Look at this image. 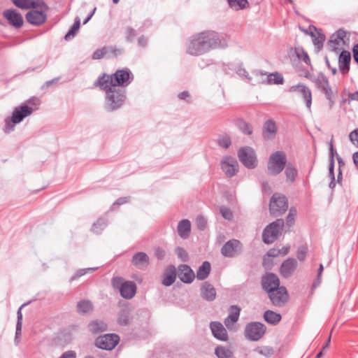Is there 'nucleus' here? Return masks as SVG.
<instances>
[{
  "label": "nucleus",
  "instance_id": "27",
  "mask_svg": "<svg viewBox=\"0 0 358 358\" xmlns=\"http://www.w3.org/2000/svg\"><path fill=\"white\" fill-rule=\"evenodd\" d=\"M13 3L21 9L36 8L39 6L47 8L46 4L42 1H35L34 0H12Z\"/></svg>",
  "mask_w": 358,
  "mask_h": 358
},
{
  "label": "nucleus",
  "instance_id": "10",
  "mask_svg": "<svg viewBox=\"0 0 358 358\" xmlns=\"http://www.w3.org/2000/svg\"><path fill=\"white\" fill-rule=\"evenodd\" d=\"M240 162L248 169H255L257 166V159L255 150L248 146L241 148L238 151Z\"/></svg>",
  "mask_w": 358,
  "mask_h": 358
},
{
  "label": "nucleus",
  "instance_id": "34",
  "mask_svg": "<svg viewBox=\"0 0 358 358\" xmlns=\"http://www.w3.org/2000/svg\"><path fill=\"white\" fill-rule=\"evenodd\" d=\"M76 308L79 313L86 314L92 311L93 304L90 300L83 299L78 302Z\"/></svg>",
  "mask_w": 358,
  "mask_h": 358
},
{
  "label": "nucleus",
  "instance_id": "30",
  "mask_svg": "<svg viewBox=\"0 0 358 358\" xmlns=\"http://www.w3.org/2000/svg\"><path fill=\"white\" fill-rule=\"evenodd\" d=\"M176 279V269L175 266H170L163 275L162 284L164 286H170L174 283Z\"/></svg>",
  "mask_w": 358,
  "mask_h": 358
},
{
  "label": "nucleus",
  "instance_id": "29",
  "mask_svg": "<svg viewBox=\"0 0 358 358\" xmlns=\"http://www.w3.org/2000/svg\"><path fill=\"white\" fill-rule=\"evenodd\" d=\"M298 88L305 101L306 106L308 108H310L312 104V92L311 90L304 85L303 84H298L296 86H293L292 89Z\"/></svg>",
  "mask_w": 358,
  "mask_h": 358
},
{
  "label": "nucleus",
  "instance_id": "28",
  "mask_svg": "<svg viewBox=\"0 0 358 358\" xmlns=\"http://www.w3.org/2000/svg\"><path fill=\"white\" fill-rule=\"evenodd\" d=\"M178 235L183 239L189 237L191 232V222L189 220L184 219L178 222L177 227Z\"/></svg>",
  "mask_w": 358,
  "mask_h": 358
},
{
  "label": "nucleus",
  "instance_id": "33",
  "mask_svg": "<svg viewBox=\"0 0 358 358\" xmlns=\"http://www.w3.org/2000/svg\"><path fill=\"white\" fill-rule=\"evenodd\" d=\"M264 319L267 323L276 325L280 322L282 316L279 313L268 310L264 313Z\"/></svg>",
  "mask_w": 358,
  "mask_h": 358
},
{
  "label": "nucleus",
  "instance_id": "4",
  "mask_svg": "<svg viewBox=\"0 0 358 358\" xmlns=\"http://www.w3.org/2000/svg\"><path fill=\"white\" fill-rule=\"evenodd\" d=\"M287 164V156L283 151H276L268 158L267 169L270 174L277 176L280 173Z\"/></svg>",
  "mask_w": 358,
  "mask_h": 358
},
{
  "label": "nucleus",
  "instance_id": "64",
  "mask_svg": "<svg viewBox=\"0 0 358 358\" xmlns=\"http://www.w3.org/2000/svg\"><path fill=\"white\" fill-rule=\"evenodd\" d=\"M59 358H76V353L73 350L66 351Z\"/></svg>",
  "mask_w": 358,
  "mask_h": 358
},
{
  "label": "nucleus",
  "instance_id": "18",
  "mask_svg": "<svg viewBox=\"0 0 358 358\" xmlns=\"http://www.w3.org/2000/svg\"><path fill=\"white\" fill-rule=\"evenodd\" d=\"M27 21L32 25L40 26L47 20L46 14L38 10H31L26 14Z\"/></svg>",
  "mask_w": 358,
  "mask_h": 358
},
{
  "label": "nucleus",
  "instance_id": "14",
  "mask_svg": "<svg viewBox=\"0 0 358 358\" xmlns=\"http://www.w3.org/2000/svg\"><path fill=\"white\" fill-rule=\"evenodd\" d=\"M268 296L272 303L275 306H283L289 299L287 289L284 286L278 287L268 293Z\"/></svg>",
  "mask_w": 358,
  "mask_h": 358
},
{
  "label": "nucleus",
  "instance_id": "42",
  "mask_svg": "<svg viewBox=\"0 0 358 358\" xmlns=\"http://www.w3.org/2000/svg\"><path fill=\"white\" fill-rule=\"evenodd\" d=\"M324 85H325V87L324 88H322L320 91L324 94L326 98L329 101L330 106H331L332 104L334 103V100H333L334 95H333V92H332L331 87L329 85L327 78L324 79Z\"/></svg>",
  "mask_w": 358,
  "mask_h": 358
},
{
  "label": "nucleus",
  "instance_id": "32",
  "mask_svg": "<svg viewBox=\"0 0 358 358\" xmlns=\"http://www.w3.org/2000/svg\"><path fill=\"white\" fill-rule=\"evenodd\" d=\"M211 270L210 263L208 261H205L202 263V264L199 267L196 277L199 280H203L206 279Z\"/></svg>",
  "mask_w": 358,
  "mask_h": 358
},
{
  "label": "nucleus",
  "instance_id": "21",
  "mask_svg": "<svg viewBox=\"0 0 358 358\" xmlns=\"http://www.w3.org/2000/svg\"><path fill=\"white\" fill-rule=\"evenodd\" d=\"M210 327L213 335L220 341H226L228 339V334L226 329L220 322H211Z\"/></svg>",
  "mask_w": 358,
  "mask_h": 358
},
{
  "label": "nucleus",
  "instance_id": "60",
  "mask_svg": "<svg viewBox=\"0 0 358 358\" xmlns=\"http://www.w3.org/2000/svg\"><path fill=\"white\" fill-rule=\"evenodd\" d=\"M155 256L159 260H162L166 256V251L160 247H157L155 250Z\"/></svg>",
  "mask_w": 358,
  "mask_h": 358
},
{
  "label": "nucleus",
  "instance_id": "9",
  "mask_svg": "<svg viewBox=\"0 0 358 358\" xmlns=\"http://www.w3.org/2000/svg\"><path fill=\"white\" fill-rule=\"evenodd\" d=\"M113 287L120 289V295L126 299H132L136 292V285L132 281L122 282L121 278H114L112 280Z\"/></svg>",
  "mask_w": 358,
  "mask_h": 358
},
{
  "label": "nucleus",
  "instance_id": "31",
  "mask_svg": "<svg viewBox=\"0 0 358 358\" xmlns=\"http://www.w3.org/2000/svg\"><path fill=\"white\" fill-rule=\"evenodd\" d=\"M88 329L93 334H98L107 330V324L102 320H92L88 324Z\"/></svg>",
  "mask_w": 358,
  "mask_h": 358
},
{
  "label": "nucleus",
  "instance_id": "46",
  "mask_svg": "<svg viewBox=\"0 0 358 358\" xmlns=\"http://www.w3.org/2000/svg\"><path fill=\"white\" fill-rule=\"evenodd\" d=\"M106 223L103 219H98L92 225L91 230L96 234H99L102 231Z\"/></svg>",
  "mask_w": 358,
  "mask_h": 358
},
{
  "label": "nucleus",
  "instance_id": "49",
  "mask_svg": "<svg viewBox=\"0 0 358 358\" xmlns=\"http://www.w3.org/2000/svg\"><path fill=\"white\" fill-rule=\"evenodd\" d=\"M108 54V48L106 46L96 50L92 55V59L96 60V59H101L103 58L106 55Z\"/></svg>",
  "mask_w": 358,
  "mask_h": 358
},
{
  "label": "nucleus",
  "instance_id": "38",
  "mask_svg": "<svg viewBox=\"0 0 358 358\" xmlns=\"http://www.w3.org/2000/svg\"><path fill=\"white\" fill-rule=\"evenodd\" d=\"M80 26V20L78 17H76L75 18V21L69 31L66 33V34L64 36V39L66 41L71 40L73 38L76 34L78 33Z\"/></svg>",
  "mask_w": 358,
  "mask_h": 358
},
{
  "label": "nucleus",
  "instance_id": "45",
  "mask_svg": "<svg viewBox=\"0 0 358 358\" xmlns=\"http://www.w3.org/2000/svg\"><path fill=\"white\" fill-rule=\"evenodd\" d=\"M229 6L235 10L243 9L248 4L247 0H227Z\"/></svg>",
  "mask_w": 358,
  "mask_h": 358
},
{
  "label": "nucleus",
  "instance_id": "19",
  "mask_svg": "<svg viewBox=\"0 0 358 358\" xmlns=\"http://www.w3.org/2000/svg\"><path fill=\"white\" fill-rule=\"evenodd\" d=\"M297 266L298 263L295 259L288 258L282 263L280 273L283 278H288L293 275Z\"/></svg>",
  "mask_w": 358,
  "mask_h": 358
},
{
  "label": "nucleus",
  "instance_id": "17",
  "mask_svg": "<svg viewBox=\"0 0 358 358\" xmlns=\"http://www.w3.org/2000/svg\"><path fill=\"white\" fill-rule=\"evenodd\" d=\"M346 31L342 29H338L336 33L332 34L329 41V46L333 51L340 50L343 45L345 44V38L346 37Z\"/></svg>",
  "mask_w": 358,
  "mask_h": 358
},
{
  "label": "nucleus",
  "instance_id": "22",
  "mask_svg": "<svg viewBox=\"0 0 358 358\" xmlns=\"http://www.w3.org/2000/svg\"><path fill=\"white\" fill-rule=\"evenodd\" d=\"M178 278L185 283H191L195 278V274L189 266L182 264L178 267Z\"/></svg>",
  "mask_w": 358,
  "mask_h": 358
},
{
  "label": "nucleus",
  "instance_id": "11",
  "mask_svg": "<svg viewBox=\"0 0 358 358\" xmlns=\"http://www.w3.org/2000/svg\"><path fill=\"white\" fill-rule=\"evenodd\" d=\"M120 341V337L116 334H106L98 336L94 341L96 347L98 348L112 350Z\"/></svg>",
  "mask_w": 358,
  "mask_h": 358
},
{
  "label": "nucleus",
  "instance_id": "59",
  "mask_svg": "<svg viewBox=\"0 0 358 358\" xmlns=\"http://www.w3.org/2000/svg\"><path fill=\"white\" fill-rule=\"evenodd\" d=\"M350 141L358 148V129L353 130L349 135Z\"/></svg>",
  "mask_w": 358,
  "mask_h": 358
},
{
  "label": "nucleus",
  "instance_id": "23",
  "mask_svg": "<svg viewBox=\"0 0 358 358\" xmlns=\"http://www.w3.org/2000/svg\"><path fill=\"white\" fill-rule=\"evenodd\" d=\"M277 126L273 120H268L264 124L262 128V136L265 140L273 139L277 134Z\"/></svg>",
  "mask_w": 358,
  "mask_h": 358
},
{
  "label": "nucleus",
  "instance_id": "5",
  "mask_svg": "<svg viewBox=\"0 0 358 358\" xmlns=\"http://www.w3.org/2000/svg\"><path fill=\"white\" fill-rule=\"evenodd\" d=\"M288 208L287 198L282 194L275 192L270 199L269 210L273 217H279L285 213Z\"/></svg>",
  "mask_w": 358,
  "mask_h": 358
},
{
  "label": "nucleus",
  "instance_id": "40",
  "mask_svg": "<svg viewBox=\"0 0 358 358\" xmlns=\"http://www.w3.org/2000/svg\"><path fill=\"white\" fill-rule=\"evenodd\" d=\"M266 80H267V83H268V84L279 85V84H282L284 82L283 76L278 72H275V73L268 74L266 77Z\"/></svg>",
  "mask_w": 358,
  "mask_h": 358
},
{
  "label": "nucleus",
  "instance_id": "48",
  "mask_svg": "<svg viewBox=\"0 0 358 358\" xmlns=\"http://www.w3.org/2000/svg\"><path fill=\"white\" fill-rule=\"evenodd\" d=\"M125 39L127 42H132L137 36L136 31L131 27H127L125 28Z\"/></svg>",
  "mask_w": 358,
  "mask_h": 358
},
{
  "label": "nucleus",
  "instance_id": "25",
  "mask_svg": "<svg viewBox=\"0 0 358 358\" xmlns=\"http://www.w3.org/2000/svg\"><path fill=\"white\" fill-rule=\"evenodd\" d=\"M131 263L138 268L143 269L149 265L150 258L145 252H138L132 257Z\"/></svg>",
  "mask_w": 358,
  "mask_h": 358
},
{
  "label": "nucleus",
  "instance_id": "56",
  "mask_svg": "<svg viewBox=\"0 0 358 358\" xmlns=\"http://www.w3.org/2000/svg\"><path fill=\"white\" fill-rule=\"evenodd\" d=\"M196 224L197 228L203 231L206 228L207 220L202 215H199L196 219Z\"/></svg>",
  "mask_w": 358,
  "mask_h": 358
},
{
  "label": "nucleus",
  "instance_id": "26",
  "mask_svg": "<svg viewBox=\"0 0 358 358\" xmlns=\"http://www.w3.org/2000/svg\"><path fill=\"white\" fill-rule=\"evenodd\" d=\"M201 297L208 301H213L216 297L215 287L208 282H204L200 289Z\"/></svg>",
  "mask_w": 358,
  "mask_h": 358
},
{
  "label": "nucleus",
  "instance_id": "50",
  "mask_svg": "<svg viewBox=\"0 0 358 358\" xmlns=\"http://www.w3.org/2000/svg\"><path fill=\"white\" fill-rule=\"evenodd\" d=\"M310 35L315 37L313 39V43L317 48H321L323 46V43L325 41V36L323 34L318 33L317 37H315L313 32H310Z\"/></svg>",
  "mask_w": 358,
  "mask_h": 358
},
{
  "label": "nucleus",
  "instance_id": "8",
  "mask_svg": "<svg viewBox=\"0 0 358 358\" xmlns=\"http://www.w3.org/2000/svg\"><path fill=\"white\" fill-rule=\"evenodd\" d=\"M266 327L260 322H250L246 324L244 335L251 341H259L266 334Z\"/></svg>",
  "mask_w": 358,
  "mask_h": 358
},
{
  "label": "nucleus",
  "instance_id": "61",
  "mask_svg": "<svg viewBox=\"0 0 358 358\" xmlns=\"http://www.w3.org/2000/svg\"><path fill=\"white\" fill-rule=\"evenodd\" d=\"M106 47L108 48V53H110L115 57L120 55L122 52V50L120 48H117L116 46L110 45Z\"/></svg>",
  "mask_w": 358,
  "mask_h": 358
},
{
  "label": "nucleus",
  "instance_id": "44",
  "mask_svg": "<svg viewBox=\"0 0 358 358\" xmlns=\"http://www.w3.org/2000/svg\"><path fill=\"white\" fill-rule=\"evenodd\" d=\"M40 104V99L36 96L31 97L22 103L23 106H25L29 108H31L32 109V112L37 110Z\"/></svg>",
  "mask_w": 358,
  "mask_h": 358
},
{
  "label": "nucleus",
  "instance_id": "62",
  "mask_svg": "<svg viewBox=\"0 0 358 358\" xmlns=\"http://www.w3.org/2000/svg\"><path fill=\"white\" fill-rule=\"evenodd\" d=\"M129 196L120 197L113 203V206H115L125 204L129 201Z\"/></svg>",
  "mask_w": 358,
  "mask_h": 358
},
{
  "label": "nucleus",
  "instance_id": "39",
  "mask_svg": "<svg viewBox=\"0 0 358 358\" xmlns=\"http://www.w3.org/2000/svg\"><path fill=\"white\" fill-rule=\"evenodd\" d=\"M236 124L238 129L246 135H251L253 132V128L251 124L242 119H238L236 121Z\"/></svg>",
  "mask_w": 358,
  "mask_h": 358
},
{
  "label": "nucleus",
  "instance_id": "1",
  "mask_svg": "<svg viewBox=\"0 0 358 358\" xmlns=\"http://www.w3.org/2000/svg\"><path fill=\"white\" fill-rule=\"evenodd\" d=\"M224 45L220 34L212 30L194 34L186 42L187 52L194 56L203 55L211 50Z\"/></svg>",
  "mask_w": 358,
  "mask_h": 358
},
{
  "label": "nucleus",
  "instance_id": "63",
  "mask_svg": "<svg viewBox=\"0 0 358 358\" xmlns=\"http://www.w3.org/2000/svg\"><path fill=\"white\" fill-rule=\"evenodd\" d=\"M220 212L225 219L230 220L233 216L231 211L227 208H221Z\"/></svg>",
  "mask_w": 358,
  "mask_h": 358
},
{
  "label": "nucleus",
  "instance_id": "3",
  "mask_svg": "<svg viewBox=\"0 0 358 358\" xmlns=\"http://www.w3.org/2000/svg\"><path fill=\"white\" fill-rule=\"evenodd\" d=\"M96 80H105L108 85L121 88L127 87L134 80V75L129 69L124 68L112 74L103 73Z\"/></svg>",
  "mask_w": 358,
  "mask_h": 358
},
{
  "label": "nucleus",
  "instance_id": "58",
  "mask_svg": "<svg viewBox=\"0 0 358 358\" xmlns=\"http://www.w3.org/2000/svg\"><path fill=\"white\" fill-rule=\"evenodd\" d=\"M336 150L334 149V145H333V137L331 139L330 143H329V163L335 164L334 160V156L336 155Z\"/></svg>",
  "mask_w": 358,
  "mask_h": 358
},
{
  "label": "nucleus",
  "instance_id": "13",
  "mask_svg": "<svg viewBox=\"0 0 358 358\" xmlns=\"http://www.w3.org/2000/svg\"><path fill=\"white\" fill-rule=\"evenodd\" d=\"M221 169L228 178H232L238 173L239 166L236 158L224 156L221 161Z\"/></svg>",
  "mask_w": 358,
  "mask_h": 358
},
{
  "label": "nucleus",
  "instance_id": "15",
  "mask_svg": "<svg viewBox=\"0 0 358 358\" xmlns=\"http://www.w3.org/2000/svg\"><path fill=\"white\" fill-rule=\"evenodd\" d=\"M2 15L10 26L16 29L22 27L24 24L23 17L17 10L6 9L3 10Z\"/></svg>",
  "mask_w": 358,
  "mask_h": 358
},
{
  "label": "nucleus",
  "instance_id": "20",
  "mask_svg": "<svg viewBox=\"0 0 358 358\" xmlns=\"http://www.w3.org/2000/svg\"><path fill=\"white\" fill-rule=\"evenodd\" d=\"M229 314L224 319V323L229 330L235 329L234 324L238 320L241 308L236 305L231 306L229 308Z\"/></svg>",
  "mask_w": 358,
  "mask_h": 358
},
{
  "label": "nucleus",
  "instance_id": "2",
  "mask_svg": "<svg viewBox=\"0 0 358 358\" xmlns=\"http://www.w3.org/2000/svg\"><path fill=\"white\" fill-rule=\"evenodd\" d=\"M94 85L105 92V107L108 111H115L125 103L127 92L124 89L108 85L106 81L101 80H96Z\"/></svg>",
  "mask_w": 358,
  "mask_h": 358
},
{
  "label": "nucleus",
  "instance_id": "47",
  "mask_svg": "<svg viewBox=\"0 0 358 358\" xmlns=\"http://www.w3.org/2000/svg\"><path fill=\"white\" fill-rule=\"evenodd\" d=\"M255 351L266 357H271L274 352L273 348L269 346L258 347L255 350Z\"/></svg>",
  "mask_w": 358,
  "mask_h": 358
},
{
  "label": "nucleus",
  "instance_id": "16",
  "mask_svg": "<svg viewBox=\"0 0 358 358\" xmlns=\"http://www.w3.org/2000/svg\"><path fill=\"white\" fill-rule=\"evenodd\" d=\"M262 288L270 293L280 286V280L277 275L273 273H267L262 278Z\"/></svg>",
  "mask_w": 358,
  "mask_h": 358
},
{
  "label": "nucleus",
  "instance_id": "12",
  "mask_svg": "<svg viewBox=\"0 0 358 358\" xmlns=\"http://www.w3.org/2000/svg\"><path fill=\"white\" fill-rule=\"evenodd\" d=\"M243 250V244L237 239L227 241L221 248V254L225 257H235Z\"/></svg>",
  "mask_w": 358,
  "mask_h": 358
},
{
  "label": "nucleus",
  "instance_id": "24",
  "mask_svg": "<svg viewBox=\"0 0 358 358\" xmlns=\"http://www.w3.org/2000/svg\"><path fill=\"white\" fill-rule=\"evenodd\" d=\"M351 61L350 52L348 50H342L338 57V66L343 74H346L350 71Z\"/></svg>",
  "mask_w": 358,
  "mask_h": 358
},
{
  "label": "nucleus",
  "instance_id": "36",
  "mask_svg": "<svg viewBox=\"0 0 358 358\" xmlns=\"http://www.w3.org/2000/svg\"><path fill=\"white\" fill-rule=\"evenodd\" d=\"M294 53L296 56V57L299 59L303 61L308 66H310L311 69H313L310 59L308 55V53L304 50V49L301 47H295L294 48Z\"/></svg>",
  "mask_w": 358,
  "mask_h": 358
},
{
  "label": "nucleus",
  "instance_id": "35",
  "mask_svg": "<svg viewBox=\"0 0 358 358\" xmlns=\"http://www.w3.org/2000/svg\"><path fill=\"white\" fill-rule=\"evenodd\" d=\"M285 174L286 176L287 181L293 183L297 176L298 171L296 167L292 164L288 163L285 166Z\"/></svg>",
  "mask_w": 358,
  "mask_h": 358
},
{
  "label": "nucleus",
  "instance_id": "7",
  "mask_svg": "<svg viewBox=\"0 0 358 358\" xmlns=\"http://www.w3.org/2000/svg\"><path fill=\"white\" fill-rule=\"evenodd\" d=\"M32 113V109L21 104L16 107L12 113L10 122L6 123L4 131L9 133L14 129L15 124L21 122L24 118Z\"/></svg>",
  "mask_w": 358,
  "mask_h": 358
},
{
  "label": "nucleus",
  "instance_id": "51",
  "mask_svg": "<svg viewBox=\"0 0 358 358\" xmlns=\"http://www.w3.org/2000/svg\"><path fill=\"white\" fill-rule=\"evenodd\" d=\"M176 254L178 257L182 262H187L189 259V255L187 251L182 247H177L175 250Z\"/></svg>",
  "mask_w": 358,
  "mask_h": 358
},
{
  "label": "nucleus",
  "instance_id": "55",
  "mask_svg": "<svg viewBox=\"0 0 358 358\" xmlns=\"http://www.w3.org/2000/svg\"><path fill=\"white\" fill-rule=\"evenodd\" d=\"M96 269V268H82L79 269L76 271V273L71 278V280H76L80 277L85 275L88 271H94Z\"/></svg>",
  "mask_w": 358,
  "mask_h": 358
},
{
  "label": "nucleus",
  "instance_id": "52",
  "mask_svg": "<svg viewBox=\"0 0 358 358\" xmlns=\"http://www.w3.org/2000/svg\"><path fill=\"white\" fill-rule=\"evenodd\" d=\"M218 145L224 148H228L231 145V138L228 135L220 137L217 139Z\"/></svg>",
  "mask_w": 358,
  "mask_h": 358
},
{
  "label": "nucleus",
  "instance_id": "37",
  "mask_svg": "<svg viewBox=\"0 0 358 358\" xmlns=\"http://www.w3.org/2000/svg\"><path fill=\"white\" fill-rule=\"evenodd\" d=\"M215 354L218 358H234L233 352L223 346H217L215 350Z\"/></svg>",
  "mask_w": 358,
  "mask_h": 358
},
{
  "label": "nucleus",
  "instance_id": "53",
  "mask_svg": "<svg viewBox=\"0 0 358 358\" xmlns=\"http://www.w3.org/2000/svg\"><path fill=\"white\" fill-rule=\"evenodd\" d=\"M118 323L120 325H127L129 323V313L126 310H122L120 313L118 317Z\"/></svg>",
  "mask_w": 358,
  "mask_h": 358
},
{
  "label": "nucleus",
  "instance_id": "41",
  "mask_svg": "<svg viewBox=\"0 0 358 358\" xmlns=\"http://www.w3.org/2000/svg\"><path fill=\"white\" fill-rule=\"evenodd\" d=\"M324 85H325V87L324 88H322L320 91L324 94L326 98L329 101L330 106H331L332 104L334 103V100H333L334 95H333V92H332L331 87L329 85L327 78L324 79Z\"/></svg>",
  "mask_w": 358,
  "mask_h": 358
},
{
  "label": "nucleus",
  "instance_id": "6",
  "mask_svg": "<svg viewBox=\"0 0 358 358\" xmlns=\"http://www.w3.org/2000/svg\"><path fill=\"white\" fill-rule=\"evenodd\" d=\"M282 219H277L275 221L267 225L262 233V240L266 244L273 243L281 234L280 231L284 226Z\"/></svg>",
  "mask_w": 358,
  "mask_h": 358
},
{
  "label": "nucleus",
  "instance_id": "57",
  "mask_svg": "<svg viewBox=\"0 0 358 358\" xmlns=\"http://www.w3.org/2000/svg\"><path fill=\"white\" fill-rule=\"evenodd\" d=\"M236 73L237 74L245 78V80H247V81L248 83H251L252 81V78L249 76V73L248 72L245 70V69L243 68V67H239L237 71H236Z\"/></svg>",
  "mask_w": 358,
  "mask_h": 358
},
{
  "label": "nucleus",
  "instance_id": "43",
  "mask_svg": "<svg viewBox=\"0 0 358 358\" xmlns=\"http://www.w3.org/2000/svg\"><path fill=\"white\" fill-rule=\"evenodd\" d=\"M26 304H22L17 310V324H16V330H15V338H17L19 336L21 335L22 332V308Z\"/></svg>",
  "mask_w": 358,
  "mask_h": 358
},
{
  "label": "nucleus",
  "instance_id": "54",
  "mask_svg": "<svg viewBox=\"0 0 358 358\" xmlns=\"http://www.w3.org/2000/svg\"><path fill=\"white\" fill-rule=\"evenodd\" d=\"M307 253L308 247L306 245H301L297 250L296 257L299 261L303 262L305 260Z\"/></svg>",
  "mask_w": 358,
  "mask_h": 358
}]
</instances>
